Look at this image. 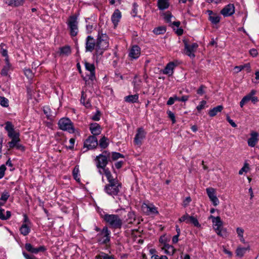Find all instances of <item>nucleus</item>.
<instances>
[{"mask_svg": "<svg viewBox=\"0 0 259 259\" xmlns=\"http://www.w3.org/2000/svg\"><path fill=\"white\" fill-rule=\"evenodd\" d=\"M102 218L111 228L119 229L122 227V220L117 214L106 213Z\"/></svg>", "mask_w": 259, "mask_h": 259, "instance_id": "1", "label": "nucleus"}, {"mask_svg": "<svg viewBox=\"0 0 259 259\" xmlns=\"http://www.w3.org/2000/svg\"><path fill=\"white\" fill-rule=\"evenodd\" d=\"M110 157L109 151L105 150L101 154L97 156L95 159L96 165L98 169L102 168L103 170L107 169L106 166Z\"/></svg>", "mask_w": 259, "mask_h": 259, "instance_id": "2", "label": "nucleus"}, {"mask_svg": "<svg viewBox=\"0 0 259 259\" xmlns=\"http://www.w3.org/2000/svg\"><path fill=\"white\" fill-rule=\"evenodd\" d=\"M107 35L103 33H98L97 44H96V55H102L104 50L108 47L107 41Z\"/></svg>", "mask_w": 259, "mask_h": 259, "instance_id": "3", "label": "nucleus"}, {"mask_svg": "<svg viewBox=\"0 0 259 259\" xmlns=\"http://www.w3.org/2000/svg\"><path fill=\"white\" fill-rule=\"evenodd\" d=\"M77 18L78 15H73L69 16L67 22V25L71 36H75L78 33V22Z\"/></svg>", "mask_w": 259, "mask_h": 259, "instance_id": "4", "label": "nucleus"}, {"mask_svg": "<svg viewBox=\"0 0 259 259\" xmlns=\"http://www.w3.org/2000/svg\"><path fill=\"white\" fill-rule=\"evenodd\" d=\"M121 187V184L119 182L107 184L105 186L104 190L108 195L114 197L115 196H117L118 195Z\"/></svg>", "mask_w": 259, "mask_h": 259, "instance_id": "5", "label": "nucleus"}, {"mask_svg": "<svg viewBox=\"0 0 259 259\" xmlns=\"http://www.w3.org/2000/svg\"><path fill=\"white\" fill-rule=\"evenodd\" d=\"M59 128L64 131L72 134L74 132L73 122L68 118H62L58 123Z\"/></svg>", "mask_w": 259, "mask_h": 259, "instance_id": "6", "label": "nucleus"}, {"mask_svg": "<svg viewBox=\"0 0 259 259\" xmlns=\"http://www.w3.org/2000/svg\"><path fill=\"white\" fill-rule=\"evenodd\" d=\"M110 231L107 227H104L101 232L97 234V240L98 242L101 244H105L110 240Z\"/></svg>", "mask_w": 259, "mask_h": 259, "instance_id": "7", "label": "nucleus"}, {"mask_svg": "<svg viewBox=\"0 0 259 259\" xmlns=\"http://www.w3.org/2000/svg\"><path fill=\"white\" fill-rule=\"evenodd\" d=\"M209 218L212 219L213 228L215 230L217 234L220 236L223 237L225 235L224 232L226 233V230L223 231L222 228L223 222L221 221L220 217H215L213 215H210Z\"/></svg>", "mask_w": 259, "mask_h": 259, "instance_id": "8", "label": "nucleus"}, {"mask_svg": "<svg viewBox=\"0 0 259 259\" xmlns=\"http://www.w3.org/2000/svg\"><path fill=\"white\" fill-rule=\"evenodd\" d=\"M97 145L98 140L96 137L94 136H89L84 142L83 148H87V149L83 151V152H85L89 150H92L96 148Z\"/></svg>", "mask_w": 259, "mask_h": 259, "instance_id": "9", "label": "nucleus"}, {"mask_svg": "<svg viewBox=\"0 0 259 259\" xmlns=\"http://www.w3.org/2000/svg\"><path fill=\"white\" fill-rule=\"evenodd\" d=\"M5 130L8 133V136L10 138L20 137V133L19 132L15 131L14 125L10 121H6L5 122Z\"/></svg>", "mask_w": 259, "mask_h": 259, "instance_id": "10", "label": "nucleus"}, {"mask_svg": "<svg viewBox=\"0 0 259 259\" xmlns=\"http://www.w3.org/2000/svg\"><path fill=\"white\" fill-rule=\"evenodd\" d=\"M184 52L186 55L193 58L195 57L194 52L198 47L197 43L194 42L191 45H189L186 41H185Z\"/></svg>", "mask_w": 259, "mask_h": 259, "instance_id": "11", "label": "nucleus"}, {"mask_svg": "<svg viewBox=\"0 0 259 259\" xmlns=\"http://www.w3.org/2000/svg\"><path fill=\"white\" fill-rule=\"evenodd\" d=\"M146 132L143 127L138 128L134 140L135 144L141 146L142 143V141L146 137Z\"/></svg>", "mask_w": 259, "mask_h": 259, "instance_id": "12", "label": "nucleus"}, {"mask_svg": "<svg viewBox=\"0 0 259 259\" xmlns=\"http://www.w3.org/2000/svg\"><path fill=\"white\" fill-rule=\"evenodd\" d=\"M96 40L91 35H88L85 39V52H92L94 49L96 50Z\"/></svg>", "mask_w": 259, "mask_h": 259, "instance_id": "13", "label": "nucleus"}, {"mask_svg": "<svg viewBox=\"0 0 259 259\" xmlns=\"http://www.w3.org/2000/svg\"><path fill=\"white\" fill-rule=\"evenodd\" d=\"M235 12V8L234 4H229L225 6L220 11V13L224 17H228L232 16Z\"/></svg>", "mask_w": 259, "mask_h": 259, "instance_id": "14", "label": "nucleus"}, {"mask_svg": "<svg viewBox=\"0 0 259 259\" xmlns=\"http://www.w3.org/2000/svg\"><path fill=\"white\" fill-rule=\"evenodd\" d=\"M141 55V48L138 45H134L129 50L128 57L131 60L138 59Z\"/></svg>", "mask_w": 259, "mask_h": 259, "instance_id": "15", "label": "nucleus"}, {"mask_svg": "<svg viewBox=\"0 0 259 259\" xmlns=\"http://www.w3.org/2000/svg\"><path fill=\"white\" fill-rule=\"evenodd\" d=\"M206 191L213 205L215 206H217L219 204V200L216 196L215 189L213 188H207Z\"/></svg>", "mask_w": 259, "mask_h": 259, "instance_id": "16", "label": "nucleus"}, {"mask_svg": "<svg viewBox=\"0 0 259 259\" xmlns=\"http://www.w3.org/2000/svg\"><path fill=\"white\" fill-rule=\"evenodd\" d=\"M25 248L28 252L34 254H37L39 252H44L47 249L44 246H40L37 248H35L29 243L25 244Z\"/></svg>", "mask_w": 259, "mask_h": 259, "instance_id": "17", "label": "nucleus"}, {"mask_svg": "<svg viewBox=\"0 0 259 259\" xmlns=\"http://www.w3.org/2000/svg\"><path fill=\"white\" fill-rule=\"evenodd\" d=\"M84 67L87 70L90 71V73L88 75L89 79L91 80H94L96 79L95 76V67L94 64L90 63L87 62L84 63Z\"/></svg>", "mask_w": 259, "mask_h": 259, "instance_id": "18", "label": "nucleus"}, {"mask_svg": "<svg viewBox=\"0 0 259 259\" xmlns=\"http://www.w3.org/2000/svg\"><path fill=\"white\" fill-rule=\"evenodd\" d=\"M259 134L256 132H252L250 134V137L247 140L248 146L254 147L258 141Z\"/></svg>", "mask_w": 259, "mask_h": 259, "instance_id": "19", "label": "nucleus"}, {"mask_svg": "<svg viewBox=\"0 0 259 259\" xmlns=\"http://www.w3.org/2000/svg\"><path fill=\"white\" fill-rule=\"evenodd\" d=\"M207 13L209 15L208 20L212 24H217L220 22L221 17L219 14L214 13L211 10H208Z\"/></svg>", "mask_w": 259, "mask_h": 259, "instance_id": "20", "label": "nucleus"}, {"mask_svg": "<svg viewBox=\"0 0 259 259\" xmlns=\"http://www.w3.org/2000/svg\"><path fill=\"white\" fill-rule=\"evenodd\" d=\"M90 130L91 133L93 134L92 136H96L99 135L102 131L101 126L97 123H92L90 125Z\"/></svg>", "mask_w": 259, "mask_h": 259, "instance_id": "21", "label": "nucleus"}, {"mask_svg": "<svg viewBox=\"0 0 259 259\" xmlns=\"http://www.w3.org/2000/svg\"><path fill=\"white\" fill-rule=\"evenodd\" d=\"M176 66L177 65L174 62H169L162 70V73L169 76L171 75Z\"/></svg>", "mask_w": 259, "mask_h": 259, "instance_id": "22", "label": "nucleus"}, {"mask_svg": "<svg viewBox=\"0 0 259 259\" xmlns=\"http://www.w3.org/2000/svg\"><path fill=\"white\" fill-rule=\"evenodd\" d=\"M121 18V13L118 9H116L111 16V20L114 26H116Z\"/></svg>", "mask_w": 259, "mask_h": 259, "instance_id": "23", "label": "nucleus"}, {"mask_svg": "<svg viewBox=\"0 0 259 259\" xmlns=\"http://www.w3.org/2000/svg\"><path fill=\"white\" fill-rule=\"evenodd\" d=\"M161 249L163 251L165 254H166L169 256L173 255L176 251V249L174 248V247L169 244L163 245V246L161 247Z\"/></svg>", "mask_w": 259, "mask_h": 259, "instance_id": "24", "label": "nucleus"}, {"mask_svg": "<svg viewBox=\"0 0 259 259\" xmlns=\"http://www.w3.org/2000/svg\"><path fill=\"white\" fill-rule=\"evenodd\" d=\"M169 6V0H157V6L160 11L167 9Z\"/></svg>", "mask_w": 259, "mask_h": 259, "instance_id": "25", "label": "nucleus"}, {"mask_svg": "<svg viewBox=\"0 0 259 259\" xmlns=\"http://www.w3.org/2000/svg\"><path fill=\"white\" fill-rule=\"evenodd\" d=\"M4 2L7 5L11 7H19L22 6L24 3V0H3Z\"/></svg>", "mask_w": 259, "mask_h": 259, "instance_id": "26", "label": "nucleus"}, {"mask_svg": "<svg viewBox=\"0 0 259 259\" xmlns=\"http://www.w3.org/2000/svg\"><path fill=\"white\" fill-rule=\"evenodd\" d=\"M124 101L128 103H136L139 102V94L130 95L124 97Z\"/></svg>", "mask_w": 259, "mask_h": 259, "instance_id": "27", "label": "nucleus"}, {"mask_svg": "<svg viewBox=\"0 0 259 259\" xmlns=\"http://www.w3.org/2000/svg\"><path fill=\"white\" fill-rule=\"evenodd\" d=\"M59 54L60 56H69L71 53V48L69 46H65L59 48Z\"/></svg>", "mask_w": 259, "mask_h": 259, "instance_id": "28", "label": "nucleus"}, {"mask_svg": "<svg viewBox=\"0 0 259 259\" xmlns=\"http://www.w3.org/2000/svg\"><path fill=\"white\" fill-rule=\"evenodd\" d=\"M144 209H146V212L149 213L157 214L158 213L156 207L153 204L148 205L144 204L143 205Z\"/></svg>", "mask_w": 259, "mask_h": 259, "instance_id": "29", "label": "nucleus"}, {"mask_svg": "<svg viewBox=\"0 0 259 259\" xmlns=\"http://www.w3.org/2000/svg\"><path fill=\"white\" fill-rule=\"evenodd\" d=\"M103 171H104V174L105 175V176L108 180V184H111V183H116V182H118L116 179L113 178L111 172L110 171V170L108 168H107V169H105Z\"/></svg>", "mask_w": 259, "mask_h": 259, "instance_id": "30", "label": "nucleus"}, {"mask_svg": "<svg viewBox=\"0 0 259 259\" xmlns=\"http://www.w3.org/2000/svg\"><path fill=\"white\" fill-rule=\"evenodd\" d=\"M223 109V106L222 105H218L217 107L213 108L210 109L208 112V114L210 117H213L215 116L219 112H221Z\"/></svg>", "mask_w": 259, "mask_h": 259, "instance_id": "31", "label": "nucleus"}, {"mask_svg": "<svg viewBox=\"0 0 259 259\" xmlns=\"http://www.w3.org/2000/svg\"><path fill=\"white\" fill-rule=\"evenodd\" d=\"M249 249L250 247L249 246L246 247H238L236 250V255L240 257H242L246 251L249 250Z\"/></svg>", "mask_w": 259, "mask_h": 259, "instance_id": "32", "label": "nucleus"}, {"mask_svg": "<svg viewBox=\"0 0 259 259\" xmlns=\"http://www.w3.org/2000/svg\"><path fill=\"white\" fill-rule=\"evenodd\" d=\"M11 217V212L10 211H7L5 214V210L3 208H0V219L1 220H7Z\"/></svg>", "mask_w": 259, "mask_h": 259, "instance_id": "33", "label": "nucleus"}, {"mask_svg": "<svg viewBox=\"0 0 259 259\" xmlns=\"http://www.w3.org/2000/svg\"><path fill=\"white\" fill-rule=\"evenodd\" d=\"M96 259H116L113 255H109L104 252H100L95 256Z\"/></svg>", "mask_w": 259, "mask_h": 259, "instance_id": "34", "label": "nucleus"}, {"mask_svg": "<svg viewBox=\"0 0 259 259\" xmlns=\"http://www.w3.org/2000/svg\"><path fill=\"white\" fill-rule=\"evenodd\" d=\"M136 221V214L134 211H129L127 213V218L125 222L128 224H133Z\"/></svg>", "mask_w": 259, "mask_h": 259, "instance_id": "35", "label": "nucleus"}, {"mask_svg": "<svg viewBox=\"0 0 259 259\" xmlns=\"http://www.w3.org/2000/svg\"><path fill=\"white\" fill-rule=\"evenodd\" d=\"M30 227L27 224H22L19 229L21 234L23 236L27 235L30 232Z\"/></svg>", "mask_w": 259, "mask_h": 259, "instance_id": "36", "label": "nucleus"}, {"mask_svg": "<svg viewBox=\"0 0 259 259\" xmlns=\"http://www.w3.org/2000/svg\"><path fill=\"white\" fill-rule=\"evenodd\" d=\"M99 146L102 149L106 148L109 145L108 139L105 136H103L99 140Z\"/></svg>", "mask_w": 259, "mask_h": 259, "instance_id": "37", "label": "nucleus"}, {"mask_svg": "<svg viewBox=\"0 0 259 259\" xmlns=\"http://www.w3.org/2000/svg\"><path fill=\"white\" fill-rule=\"evenodd\" d=\"M72 175L74 180L77 182H80V175L78 165H76L73 169Z\"/></svg>", "mask_w": 259, "mask_h": 259, "instance_id": "38", "label": "nucleus"}, {"mask_svg": "<svg viewBox=\"0 0 259 259\" xmlns=\"http://www.w3.org/2000/svg\"><path fill=\"white\" fill-rule=\"evenodd\" d=\"M166 27L163 26H159L156 28H155L153 32L154 34L156 35L163 34L166 32Z\"/></svg>", "mask_w": 259, "mask_h": 259, "instance_id": "39", "label": "nucleus"}, {"mask_svg": "<svg viewBox=\"0 0 259 259\" xmlns=\"http://www.w3.org/2000/svg\"><path fill=\"white\" fill-rule=\"evenodd\" d=\"M10 139H11V141L8 143V145L10 148H14L16 146L17 144H18V143H20V137H18V138H14Z\"/></svg>", "mask_w": 259, "mask_h": 259, "instance_id": "40", "label": "nucleus"}, {"mask_svg": "<svg viewBox=\"0 0 259 259\" xmlns=\"http://www.w3.org/2000/svg\"><path fill=\"white\" fill-rule=\"evenodd\" d=\"M43 111L44 114L46 115L47 117L49 119H52L53 116L51 114V110L49 106H46L44 107Z\"/></svg>", "mask_w": 259, "mask_h": 259, "instance_id": "41", "label": "nucleus"}, {"mask_svg": "<svg viewBox=\"0 0 259 259\" xmlns=\"http://www.w3.org/2000/svg\"><path fill=\"white\" fill-rule=\"evenodd\" d=\"M9 197V193L7 191L5 190L2 193L0 200L1 201H3V202L5 203V202L7 201Z\"/></svg>", "mask_w": 259, "mask_h": 259, "instance_id": "42", "label": "nucleus"}, {"mask_svg": "<svg viewBox=\"0 0 259 259\" xmlns=\"http://www.w3.org/2000/svg\"><path fill=\"white\" fill-rule=\"evenodd\" d=\"M191 217V216H190L188 213H186L185 214L183 215L182 217L179 218V221L180 223L185 222L187 224H188L189 223Z\"/></svg>", "mask_w": 259, "mask_h": 259, "instance_id": "43", "label": "nucleus"}, {"mask_svg": "<svg viewBox=\"0 0 259 259\" xmlns=\"http://www.w3.org/2000/svg\"><path fill=\"white\" fill-rule=\"evenodd\" d=\"M0 105L4 107L9 106V100L4 97H0Z\"/></svg>", "mask_w": 259, "mask_h": 259, "instance_id": "44", "label": "nucleus"}, {"mask_svg": "<svg viewBox=\"0 0 259 259\" xmlns=\"http://www.w3.org/2000/svg\"><path fill=\"white\" fill-rule=\"evenodd\" d=\"M189 223H191L195 227H196L198 228L200 227L201 226L200 224H199L197 219L193 216L191 217V218H190V220L189 221Z\"/></svg>", "mask_w": 259, "mask_h": 259, "instance_id": "45", "label": "nucleus"}, {"mask_svg": "<svg viewBox=\"0 0 259 259\" xmlns=\"http://www.w3.org/2000/svg\"><path fill=\"white\" fill-rule=\"evenodd\" d=\"M123 155L118 152H113L112 153V158L113 160H116L120 158H124Z\"/></svg>", "mask_w": 259, "mask_h": 259, "instance_id": "46", "label": "nucleus"}, {"mask_svg": "<svg viewBox=\"0 0 259 259\" xmlns=\"http://www.w3.org/2000/svg\"><path fill=\"white\" fill-rule=\"evenodd\" d=\"M11 66L5 65L1 71V75L3 76H7L8 74V71L10 69Z\"/></svg>", "mask_w": 259, "mask_h": 259, "instance_id": "47", "label": "nucleus"}, {"mask_svg": "<svg viewBox=\"0 0 259 259\" xmlns=\"http://www.w3.org/2000/svg\"><path fill=\"white\" fill-rule=\"evenodd\" d=\"M164 19L165 21L167 23L171 22V19L172 17V15L171 13L169 12H167L164 14Z\"/></svg>", "mask_w": 259, "mask_h": 259, "instance_id": "48", "label": "nucleus"}, {"mask_svg": "<svg viewBox=\"0 0 259 259\" xmlns=\"http://www.w3.org/2000/svg\"><path fill=\"white\" fill-rule=\"evenodd\" d=\"M247 67L249 69H250V64L249 63L246 64L244 65L237 66L235 67V69H236L237 72L241 71L244 68Z\"/></svg>", "mask_w": 259, "mask_h": 259, "instance_id": "49", "label": "nucleus"}, {"mask_svg": "<svg viewBox=\"0 0 259 259\" xmlns=\"http://www.w3.org/2000/svg\"><path fill=\"white\" fill-rule=\"evenodd\" d=\"M6 170V167L5 165L2 164L0 166V180L4 177Z\"/></svg>", "mask_w": 259, "mask_h": 259, "instance_id": "50", "label": "nucleus"}, {"mask_svg": "<svg viewBox=\"0 0 259 259\" xmlns=\"http://www.w3.org/2000/svg\"><path fill=\"white\" fill-rule=\"evenodd\" d=\"M24 72L26 76L28 78H31L33 77V73L30 69H25Z\"/></svg>", "mask_w": 259, "mask_h": 259, "instance_id": "51", "label": "nucleus"}, {"mask_svg": "<svg viewBox=\"0 0 259 259\" xmlns=\"http://www.w3.org/2000/svg\"><path fill=\"white\" fill-rule=\"evenodd\" d=\"M5 46V44L2 43L0 45V47L1 48V54L3 57H7L8 56V51L6 49L3 48V47Z\"/></svg>", "mask_w": 259, "mask_h": 259, "instance_id": "52", "label": "nucleus"}, {"mask_svg": "<svg viewBox=\"0 0 259 259\" xmlns=\"http://www.w3.org/2000/svg\"><path fill=\"white\" fill-rule=\"evenodd\" d=\"M206 104V101L204 100L201 101L199 104L196 107V109L198 111H200L202 109H203L205 105Z\"/></svg>", "mask_w": 259, "mask_h": 259, "instance_id": "53", "label": "nucleus"}, {"mask_svg": "<svg viewBox=\"0 0 259 259\" xmlns=\"http://www.w3.org/2000/svg\"><path fill=\"white\" fill-rule=\"evenodd\" d=\"M101 113L99 110H97L95 114L92 116V119L94 121H99L100 119Z\"/></svg>", "mask_w": 259, "mask_h": 259, "instance_id": "54", "label": "nucleus"}, {"mask_svg": "<svg viewBox=\"0 0 259 259\" xmlns=\"http://www.w3.org/2000/svg\"><path fill=\"white\" fill-rule=\"evenodd\" d=\"M167 114L168 117L171 120L172 123H175L176 121L175 119V115L173 112L171 111L168 110L167 111Z\"/></svg>", "mask_w": 259, "mask_h": 259, "instance_id": "55", "label": "nucleus"}, {"mask_svg": "<svg viewBox=\"0 0 259 259\" xmlns=\"http://www.w3.org/2000/svg\"><path fill=\"white\" fill-rule=\"evenodd\" d=\"M206 87L204 85H200L197 91V94L199 95L202 96L205 93L204 89Z\"/></svg>", "mask_w": 259, "mask_h": 259, "instance_id": "56", "label": "nucleus"}, {"mask_svg": "<svg viewBox=\"0 0 259 259\" xmlns=\"http://www.w3.org/2000/svg\"><path fill=\"white\" fill-rule=\"evenodd\" d=\"M256 92L254 90H252L251 91V101L253 103H255L258 101V99L256 97L253 96V95L255 94Z\"/></svg>", "mask_w": 259, "mask_h": 259, "instance_id": "57", "label": "nucleus"}, {"mask_svg": "<svg viewBox=\"0 0 259 259\" xmlns=\"http://www.w3.org/2000/svg\"><path fill=\"white\" fill-rule=\"evenodd\" d=\"M151 259H168L167 256L164 255H159L157 254H154L151 256Z\"/></svg>", "mask_w": 259, "mask_h": 259, "instance_id": "58", "label": "nucleus"}, {"mask_svg": "<svg viewBox=\"0 0 259 259\" xmlns=\"http://www.w3.org/2000/svg\"><path fill=\"white\" fill-rule=\"evenodd\" d=\"M248 169L247 164L245 163L244 165L239 170V175H241L244 172H247Z\"/></svg>", "mask_w": 259, "mask_h": 259, "instance_id": "59", "label": "nucleus"}, {"mask_svg": "<svg viewBox=\"0 0 259 259\" xmlns=\"http://www.w3.org/2000/svg\"><path fill=\"white\" fill-rule=\"evenodd\" d=\"M236 232L238 237L242 238V236H243L244 234V230L242 228L238 227L236 229Z\"/></svg>", "mask_w": 259, "mask_h": 259, "instance_id": "60", "label": "nucleus"}, {"mask_svg": "<svg viewBox=\"0 0 259 259\" xmlns=\"http://www.w3.org/2000/svg\"><path fill=\"white\" fill-rule=\"evenodd\" d=\"M191 201V198L190 196L187 197L183 201V205L186 207L187 206L190 202Z\"/></svg>", "mask_w": 259, "mask_h": 259, "instance_id": "61", "label": "nucleus"}, {"mask_svg": "<svg viewBox=\"0 0 259 259\" xmlns=\"http://www.w3.org/2000/svg\"><path fill=\"white\" fill-rule=\"evenodd\" d=\"M159 241L163 245H165V244H168L167 243V238L165 235L161 236L159 239Z\"/></svg>", "mask_w": 259, "mask_h": 259, "instance_id": "62", "label": "nucleus"}, {"mask_svg": "<svg viewBox=\"0 0 259 259\" xmlns=\"http://www.w3.org/2000/svg\"><path fill=\"white\" fill-rule=\"evenodd\" d=\"M22 254L25 259H36L34 255H30L25 251H23Z\"/></svg>", "mask_w": 259, "mask_h": 259, "instance_id": "63", "label": "nucleus"}, {"mask_svg": "<svg viewBox=\"0 0 259 259\" xmlns=\"http://www.w3.org/2000/svg\"><path fill=\"white\" fill-rule=\"evenodd\" d=\"M249 53L250 55L253 57H256L258 55L257 51L255 49H251L249 51Z\"/></svg>", "mask_w": 259, "mask_h": 259, "instance_id": "64", "label": "nucleus"}]
</instances>
